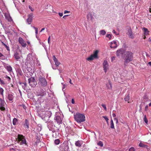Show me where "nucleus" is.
Listing matches in <instances>:
<instances>
[{"instance_id":"obj_1","label":"nucleus","mask_w":151,"mask_h":151,"mask_svg":"<svg viewBox=\"0 0 151 151\" xmlns=\"http://www.w3.org/2000/svg\"><path fill=\"white\" fill-rule=\"evenodd\" d=\"M75 120L78 123L83 122L85 120V116L83 114L77 113L74 115Z\"/></svg>"},{"instance_id":"obj_15","label":"nucleus","mask_w":151,"mask_h":151,"mask_svg":"<svg viewBox=\"0 0 151 151\" xmlns=\"http://www.w3.org/2000/svg\"><path fill=\"white\" fill-rule=\"evenodd\" d=\"M124 51L122 49H120L117 51L116 55L117 56H119L124 53Z\"/></svg>"},{"instance_id":"obj_47","label":"nucleus","mask_w":151,"mask_h":151,"mask_svg":"<svg viewBox=\"0 0 151 151\" xmlns=\"http://www.w3.org/2000/svg\"><path fill=\"white\" fill-rule=\"evenodd\" d=\"M5 47L6 48L7 50H9V48L8 46L6 45L5 46Z\"/></svg>"},{"instance_id":"obj_43","label":"nucleus","mask_w":151,"mask_h":151,"mask_svg":"<svg viewBox=\"0 0 151 151\" xmlns=\"http://www.w3.org/2000/svg\"><path fill=\"white\" fill-rule=\"evenodd\" d=\"M50 36H49L48 39V42L49 44L50 43Z\"/></svg>"},{"instance_id":"obj_58","label":"nucleus","mask_w":151,"mask_h":151,"mask_svg":"<svg viewBox=\"0 0 151 151\" xmlns=\"http://www.w3.org/2000/svg\"><path fill=\"white\" fill-rule=\"evenodd\" d=\"M68 15H65L63 17V18H64V19H65V17H66V16H68Z\"/></svg>"},{"instance_id":"obj_18","label":"nucleus","mask_w":151,"mask_h":151,"mask_svg":"<svg viewBox=\"0 0 151 151\" xmlns=\"http://www.w3.org/2000/svg\"><path fill=\"white\" fill-rule=\"evenodd\" d=\"M0 100L1 101V103L0 104V105L1 106V107L0 108V109L1 111H4L5 109V108L4 107L2 106L3 104L4 103V101L3 100L1 99H0Z\"/></svg>"},{"instance_id":"obj_56","label":"nucleus","mask_w":151,"mask_h":151,"mask_svg":"<svg viewBox=\"0 0 151 151\" xmlns=\"http://www.w3.org/2000/svg\"><path fill=\"white\" fill-rule=\"evenodd\" d=\"M45 28H42L41 29V30L40 31V32H41L42 31H43L44 30H45Z\"/></svg>"},{"instance_id":"obj_4","label":"nucleus","mask_w":151,"mask_h":151,"mask_svg":"<svg viewBox=\"0 0 151 151\" xmlns=\"http://www.w3.org/2000/svg\"><path fill=\"white\" fill-rule=\"evenodd\" d=\"M99 51L96 50L93 52V54L91 55L86 60L88 61L93 60L94 59H98L99 57L98 54Z\"/></svg>"},{"instance_id":"obj_29","label":"nucleus","mask_w":151,"mask_h":151,"mask_svg":"<svg viewBox=\"0 0 151 151\" xmlns=\"http://www.w3.org/2000/svg\"><path fill=\"white\" fill-rule=\"evenodd\" d=\"M4 90L0 86V94L3 96L4 95Z\"/></svg>"},{"instance_id":"obj_11","label":"nucleus","mask_w":151,"mask_h":151,"mask_svg":"<svg viewBox=\"0 0 151 151\" xmlns=\"http://www.w3.org/2000/svg\"><path fill=\"white\" fill-rule=\"evenodd\" d=\"M18 41L21 46L23 47H25L26 46V43L24 40L21 37H19Z\"/></svg>"},{"instance_id":"obj_30","label":"nucleus","mask_w":151,"mask_h":151,"mask_svg":"<svg viewBox=\"0 0 151 151\" xmlns=\"http://www.w3.org/2000/svg\"><path fill=\"white\" fill-rule=\"evenodd\" d=\"M56 145H58L60 143V140L59 139H55L54 141Z\"/></svg>"},{"instance_id":"obj_10","label":"nucleus","mask_w":151,"mask_h":151,"mask_svg":"<svg viewBox=\"0 0 151 151\" xmlns=\"http://www.w3.org/2000/svg\"><path fill=\"white\" fill-rule=\"evenodd\" d=\"M104 70L106 73L108 69L109 65L106 60H105L103 63Z\"/></svg>"},{"instance_id":"obj_55","label":"nucleus","mask_w":151,"mask_h":151,"mask_svg":"<svg viewBox=\"0 0 151 151\" xmlns=\"http://www.w3.org/2000/svg\"><path fill=\"white\" fill-rule=\"evenodd\" d=\"M69 82L71 84H72L73 83H72L71 82V80L70 79V81H69Z\"/></svg>"},{"instance_id":"obj_24","label":"nucleus","mask_w":151,"mask_h":151,"mask_svg":"<svg viewBox=\"0 0 151 151\" xmlns=\"http://www.w3.org/2000/svg\"><path fill=\"white\" fill-rule=\"evenodd\" d=\"M0 84L1 85H7V83L6 82V81H4L3 80H2L1 78H0Z\"/></svg>"},{"instance_id":"obj_8","label":"nucleus","mask_w":151,"mask_h":151,"mask_svg":"<svg viewBox=\"0 0 151 151\" xmlns=\"http://www.w3.org/2000/svg\"><path fill=\"white\" fill-rule=\"evenodd\" d=\"M46 93L45 91L43 89H41L37 93V96H40L42 97L46 95Z\"/></svg>"},{"instance_id":"obj_3","label":"nucleus","mask_w":151,"mask_h":151,"mask_svg":"<svg viewBox=\"0 0 151 151\" xmlns=\"http://www.w3.org/2000/svg\"><path fill=\"white\" fill-rule=\"evenodd\" d=\"M17 142L20 145L25 144L27 145L26 140L24 136L22 135L19 134L17 136V138L16 139Z\"/></svg>"},{"instance_id":"obj_21","label":"nucleus","mask_w":151,"mask_h":151,"mask_svg":"<svg viewBox=\"0 0 151 151\" xmlns=\"http://www.w3.org/2000/svg\"><path fill=\"white\" fill-rule=\"evenodd\" d=\"M143 29L144 31V34L146 35H147L149 34V32L147 29L145 27H143Z\"/></svg>"},{"instance_id":"obj_31","label":"nucleus","mask_w":151,"mask_h":151,"mask_svg":"<svg viewBox=\"0 0 151 151\" xmlns=\"http://www.w3.org/2000/svg\"><path fill=\"white\" fill-rule=\"evenodd\" d=\"M106 33V32L104 30H101L100 31V34L102 35H105Z\"/></svg>"},{"instance_id":"obj_23","label":"nucleus","mask_w":151,"mask_h":151,"mask_svg":"<svg viewBox=\"0 0 151 151\" xmlns=\"http://www.w3.org/2000/svg\"><path fill=\"white\" fill-rule=\"evenodd\" d=\"M25 122L24 124V127L25 128H29V122L27 119H25Z\"/></svg>"},{"instance_id":"obj_57","label":"nucleus","mask_w":151,"mask_h":151,"mask_svg":"<svg viewBox=\"0 0 151 151\" xmlns=\"http://www.w3.org/2000/svg\"><path fill=\"white\" fill-rule=\"evenodd\" d=\"M12 150H15V149L14 148H10V150L11 151Z\"/></svg>"},{"instance_id":"obj_44","label":"nucleus","mask_w":151,"mask_h":151,"mask_svg":"<svg viewBox=\"0 0 151 151\" xmlns=\"http://www.w3.org/2000/svg\"><path fill=\"white\" fill-rule=\"evenodd\" d=\"M71 102L73 104H74L75 103V101L73 99H72Z\"/></svg>"},{"instance_id":"obj_52","label":"nucleus","mask_w":151,"mask_h":151,"mask_svg":"<svg viewBox=\"0 0 151 151\" xmlns=\"http://www.w3.org/2000/svg\"><path fill=\"white\" fill-rule=\"evenodd\" d=\"M116 116V114L115 113H113L112 114V116L113 117H115Z\"/></svg>"},{"instance_id":"obj_27","label":"nucleus","mask_w":151,"mask_h":151,"mask_svg":"<svg viewBox=\"0 0 151 151\" xmlns=\"http://www.w3.org/2000/svg\"><path fill=\"white\" fill-rule=\"evenodd\" d=\"M18 122V120L16 118H14L13 120V124L14 125H15L17 124Z\"/></svg>"},{"instance_id":"obj_5","label":"nucleus","mask_w":151,"mask_h":151,"mask_svg":"<svg viewBox=\"0 0 151 151\" xmlns=\"http://www.w3.org/2000/svg\"><path fill=\"white\" fill-rule=\"evenodd\" d=\"M39 84L41 86L45 87L47 85V83L45 78L40 76L39 77Z\"/></svg>"},{"instance_id":"obj_40","label":"nucleus","mask_w":151,"mask_h":151,"mask_svg":"<svg viewBox=\"0 0 151 151\" xmlns=\"http://www.w3.org/2000/svg\"><path fill=\"white\" fill-rule=\"evenodd\" d=\"M34 28L35 29V34H36V35H37L38 34V28H37V27H34Z\"/></svg>"},{"instance_id":"obj_17","label":"nucleus","mask_w":151,"mask_h":151,"mask_svg":"<svg viewBox=\"0 0 151 151\" xmlns=\"http://www.w3.org/2000/svg\"><path fill=\"white\" fill-rule=\"evenodd\" d=\"M55 120L57 123L59 124H60L62 122V120L60 116H56L55 118Z\"/></svg>"},{"instance_id":"obj_19","label":"nucleus","mask_w":151,"mask_h":151,"mask_svg":"<svg viewBox=\"0 0 151 151\" xmlns=\"http://www.w3.org/2000/svg\"><path fill=\"white\" fill-rule=\"evenodd\" d=\"M14 56V58L17 60H18L20 58V55L17 52H16L15 53Z\"/></svg>"},{"instance_id":"obj_39","label":"nucleus","mask_w":151,"mask_h":151,"mask_svg":"<svg viewBox=\"0 0 151 151\" xmlns=\"http://www.w3.org/2000/svg\"><path fill=\"white\" fill-rule=\"evenodd\" d=\"M101 105L104 108V109L106 111L107 109H106V105L103 104H101Z\"/></svg>"},{"instance_id":"obj_45","label":"nucleus","mask_w":151,"mask_h":151,"mask_svg":"<svg viewBox=\"0 0 151 151\" xmlns=\"http://www.w3.org/2000/svg\"><path fill=\"white\" fill-rule=\"evenodd\" d=\"M5 47L6 48L7 50H9V48L8 46L6 45L5 46Z\"/></svg>"},{"instance_id":"obj_20","label":"nucleus","mask_w":151,"mask_h":151,"mask_svg":"<svg viewBox=\"0 0 151 151\" xmlns=\"http://www.w3.org/2000/svg\"><path fill=\"white\" fill-rule=\"evenodd\" d=\"M127 35H129V37L132 38V35L131 29H130L128 30V32H127Z\"/></svg>"},{"instance_id":"obj_46","label":"nucleus","mask_w":151,"mask_h":151,"mask_svg":"<svg viewBox=\"0 0 151 151\" xmlns=\"http://www.w3.org/2000/svg\"><path fill=\"white\" fill-rule=\"evenodd\" d=\"M5 47L6 48L7 50H9V48L8 46L6 45L5 46Z\"/></svg>"},{"instance_id":"obj_49","label":"nucleus","mask_w":151,"mask_h":151,"mask_svg":"<svg viewBox=\"0 0 151 151\" xmlns=\"http://www.w3.org/2000/svg\"><path fill=\"white\" fill-rule=\"evenodd\" d=\"M59 15L60 17H62L63 16V13H59Z\"/></svg>"},{"instance_id":"obj_53","label":"nucleus","mask_w":151,"mask_h":151,"mask_svg":"<svg viewBox=\"0 0 151 151\" xmlns=\"http://www.w3.org/2000/svg\"><path fill=\"white\" fill-rule=\"evenodd\" d=\"M1 43L2 45L4 46H5L6 45L3 42H1Z\"/></svg>"},{"instance_id":"obj_22","label":"nucleus","mask_w":151,"mask_h":151,"mask_svg":"<svg viewBox=\"0 0 151 151\" xmlns=\"http://www.w3.org/2000/svg\"><path fill=\"white\" fill-rule=\"evenodd\" d=\"M5 68L9 72H11L12 71V67L10 66H7Z\"/></svg>"},{"instance_id":"obj_33","label":"nucleus","mask_w":151,"mask_h":151,"mask_svg":"<svg viewBox=\"0 0 151 151\" xmlns=\"http://www.w3.org/2000/svg\"><path fill=\"white\" fill-rule=\"evenodd\" d=\"M139 146L142 147H145L147 146V145H145L142 142H140L139 143Z\"/></svg>"},{"instance_id":"obj_7","label":"nucleus","mask_w":151,"mask_h":151,"mask_svg":"<svg viewBox=\"0 0 151 151\" xmlns=\"http://www.w3.org/2000/svg\"><path fill=\"white\" fill-rule=\"evenodd\" d=\"M69 147L66 143H63L60 146V151H68Z\"/></svg>"},{"instance_id":"obj_60","label":"nucleus","mask_w":151,"mask_h":151,"mask_svg":"<svg viewBox=\"0 0 151 151\" xmlns=\"http://www.w3.org/2000/svg\"><path fill=\"white\" fill-rule=\"evenodd\" d=\"M108 151H114V150L112 149H109Z\"/></svg>"},{"instance_id":"obj_34","label":"nucleus","mask_w":151,"mask_h":151,"mask_svg":"<svg viewBox=\"0 0 151 151\" xmlns=\"http://www.w3.org/2000/svg\"><path fill=\"white\" fill-rule=\"evenodd\" d=\"M97 145L100 147H102L103 145V144L102 142L99 141L97 143Z\"/></svg>"},{"instance_id":"obj_41","label":"nucleus","mask_w":151,"mask_h":151,"mask_svg":"<svg viewBox=\"0 0 151 151\" xmlns=\"http://www.w3.org/2000/svg\"><path fill=\"white\" fill-rule=\"evenodd\" d=\"M29 8L32 11H33L34 10V9L31 6H29Z\"/></svg>"},{"instance_id":"obj_37","label":"nucleus","mask_w":151,"mask_h":151,"mask_svg":"<svg viewBox=\"0 0 151 151\" xmlns=\"http://www.w3.org/2000/svg\"><path fill=\"white\" fill-rule=\"evenodd\" d=\"M106 37H107L109 38V40H111V39L112 36L110 34H107L106 35Z\"/></svg>"},{"instance_id":"obj_36","label":"nucleus","mask_w":151,"mask_h":151,"mask_svg":"<svg viewBox=\"0 0 151 151\" xmlns=\"http://www.w3.org/2000/svg\"><path fill=\"white\" fill-rule=\"evenodd\" d=\"M102 117L104 119L106 120L107 123L108 124V120L109 119L108 117L106 116H103Z\"/></svg>"},{"instance_id":"obj_62","label":"nucleus","mask_w":151,"mask_h":151,"mask_svg":"<svg viewBox=\"0 0 151 151\" xmlns=\"http://www.w3.org/2000/svg\"><path fill=\"white\" fill-rule=\"evenodd\" d=\"M113 32H114V33H116V32L115 30H114L113 31Z\"/></svg>"},{"instance_id":"obj_63","label":"nucleus","mask_w":151,"mask_h":151,"mask_svg":"<svg viewBox=\"0 0 151 151\" xmlns=\"http://www.w3.org/2000/svg\"><path fill=\"white\" fill-rule=\"evenodd\" d=\"M2 55V54L1 52H0V57Z\"/></svg>"},{"instance_id":"obj_59","label":"nucleus","mask_w":151,"mask_h":151,"mask_svg":"<svg viewBox=\"0 0 151 151\" xmlns=\"http://www.w3.org/2000/svg\"><path fill=\"white\" fill-rule=\"evenodd\" d=\"M114 119L115 120H116V123H117L118 122V119H117V118H115Z\"/></svg>"},{"instance_id":"obj_25","label":"nucleus","mask_w":151,"mask_h":151,"mask_svg":"<svg viewBox=\"0 0 151 151\" xmlns=\"http://www.w3.org/2000/svg\"><path fill=\"white\" fill-rule=\"evenodd\" d=\"M8 98L9 101H12L13 99V96L12 94H9L8 96Z\"/></svg>"},{"instance_id":"obj_48","label":"nucleus","mask_w":151,"mask_h":151,"mask_svg":"<svg viewBox=\"0 0 151 151\" xmlns=\"http://www.w3.org/2000/svg\"><path fill=\"white\" fill-rule=\"evenodd\" d=\"M5 47L6 48L7 50H9V48L8 46L6 45L5 46Z\"/></svg>"},{"instance_id":"obj_12","label":"nucleus","mask_w":151,"mask_h":151,"mask_svg":"<svg viewBox=\"0 0 151 151\" xmlns=\"http://www.w3.org/2000/svg\"><path fill=\"white\" fill-rule=\"evenodd\" d=\"M110 47L111 48H115L117 47L116 42V41H113L110 43Z\"/></svg>"},{"instance_id":"obj_26","label":"nucleus","mask_w":151,"mask_h":151,"mask_svg":"<svg viewBox=\"0 0 151 151\" xmlns=\"http://www.w3.org/2000/svg\"><path fill=\"white\" fill-rule=\"evenodd\" d=\"M5 78L7 79V81H6V83H7V84L9 83L11 81L10 78L7 75H6L5 77Z\"/></svg>"},{"instance_id":"obj_42","label":"nucleus","mask_w":151,"mask_h":151,"mask_svg":"<svg viewBox=\"0 0 151 151\" xmlns=\"http://www.w3.org/2000/svg\"><path fill=\"white\" fill-rule=\"evenodd\" d=\"M115 60V57L113 56L111 58V61L113 62L114 60Z\"/></svg>"},{"instance_id":"obj_16","label":"nucleus","mask_w":151,"mask_h":151,"mask_svg":"<svg viewBox=\"0 0 151 151\" xmlns=\"http://www.w3.org/2000/svg\"><path fill=\"white\" fill-rule=\"evenodd\" d=\"M83 142L81 140H78L76 142L75 144L76 146L80 147L82 145Z\"/></svg>"},{"instance_id":"obj_2","label":"nucleus","mask_w":151,"mask_h":151,"mask_svg":"<svg viewBox=\"0 0 151 151\" xmlns=\"http://www.w3.org/2000/svg\"><path fill=\"white\" fill-rule=\"evenodd\" d=\"M125 57L124 58V64H126L133 60V53L130 51H127L125 54Z\"/></svg>"},{"instance_id":"obj_13","label":"nucleus","mask_w":151,"mask_h":151,"mask_svg":"<svg viewBox=\"0 0 151 151\" xmlns=\"http://www.w3.org/2000/svg\"><path fill=\"white\" fill-rule=\"evenodd\" d=\"M4 16L5 18L9 22H11L13 20L9 14L8 13H5L4 14Z\"/></svg>"},{"instance_id":"obj_51","label":"nucleus","mask_w":151,"mask_h":151,"mask_svg":"<svg viewBox=\"0 0 151 151\" xmlns=\"http://www.w3.org/2000/svg\"><path fill=\"white\" fill-rule=\"evenodd\" d=\"M70 12L69 11H66V10H65L64 11V14H66L67 13H69Z\"/></svg>"},{"instance_id":"obj_32","label":"nucleus","mask_w":151,"mask_h":151,"mask_svg":"<svg viewBox=\"0 0 151 151\" xmlns=\"http://www.w3.org/2000/svg\"><path fill=\"white\" fill-rule=\"evenodd\" d=\"M129 99V96L128 95L126 96L124 98V100L125 101H128Z\"/></svg>"},{"instance_id":"obj_35","label":"nucleus","mask_w":151,"mask_h":151,"mask_svg":"<svg viewBox=\"0 0 151 151\" xmlns=\"http://www.w3.org/2000/svg\"><path fill=\"white\" fill-rule=\"evenodd\" d=\"M144 121L147 124L148 122V121L147 119L146 116L145 115L144 116Z\"/></svg>"},{"instance_id":"obj_54","label":"nucleus","mask_w":151,"mask_h":151,"mask_svg":"<svg viewBox=\"0 0 151 151\" xmlns=\"http://www.w3.org/2000/svg\"><path fill=\"white\" fill-rule=\"evenodd\" d=\"M148 107V106L147 105V106H146L145 107V110H147V109Z\"/></svg>"},{"instance_id":"obj_9","label":"nucleus","mask_w":151,"mask_h":151,"mask_svg":"<svg viewBox=\"0 0 151 151\" xmlns=\"http://www.w3.org/2000/svg\"><path fill=\"white\" fill-rule=\"evenodd\" d=\"M34 17L33 15V13H31L28 15L27 16V22L28 23L30 24H31V22H32L33 18Z\"/></svg>"},{"instance_id":"obj_64","label":"nucleus","mask_w":151,"mask_h":151,"mask_svg":"<svg viewBox=\"0 0 151 151\" xmlns=\"http://www.w3.org/2000/svg\"><path fill=\"white\" fill-rule=\"evenodd\" d=\"M149 106H151V102H150L149 104Z\"/></svg>"},{"instance_id":"obj_14","label":"nucleus","mask_w":151,"mask_h":151,"mask_svg":"<svg viewBox=\"0 0 151 151\" xmlns=\"http://www.w3.org/2000/svg\"><path fill=\"white\" fill-rule=\"evenodd\" d=\"M52 59L54 62L55 63V65L58 67L60 64V63L58 61V59L56 58L55 55L52 56Z\"/></svg>"},{"instance_id":"obj_50","label":"nucleus","mask_w":151,"mask_h":151,"mask_svg":"<svg viewBox=\"0 0 151 151\" xmlns=\"http://www.w3.org/2000/svg\"><path fill=\"white\" fill-rule=\"evenodd\" d=\"M89 16H91L92 17V16L91 14H89L87 15V17L88 18H89Z\"/></svg>"},{"instance_id":"obj_28","label":"nucleus","mask_w":151,"mask_h":151,"mask_svg":"<svg viewBox=\"0 0 151 151\" xmlns=\"http://www.w3.org/2000/svg\"><path fill=\"white\" fill-rule=\"evenodd\" d=\"M111 129H114V124L113 123V121L112 119H111Z\"/></svg>"},{"instance_id":"obj_61","label":"nucleus","mask_w":151,"mask_h":151,"mask_svg":"<svg viewBox=\"0 0 151 151\" xmlns=\"http://www.w3.org/2000/svg\"><path fill=\"white\" fill-rule=\"evenodd\" d=\"M148 64L150 65H151V62H150L148 63Z\"/></svg>"},{"instance_id":"obj_6","label":"nucleus","mask_w":151,"mask_h":151,"mask_svg":"<svg viewBox=\"0 0 151 151\" xmlns=\"http://www.w3.org/2000/svg\"><path fill=\"white\" fill-rule=\"evenodd\" d=\"M28 81L30 86L32 87H35L37 84V82L33 77L29 78Z\"/></svg>"},{"instance_id":"obj_38","label":"nucleus","mask_w":151,"mask_h":151,"mask_svg":"<svg viewBox=\"0 0 151 151\" xmlns=\"http://www.w3.org/2000/svg\"><path fill=\"white\" fill-rule=\"evenodd\" d=\"M6 58V57L3 54L1 55V56L0 57V59L1 60H5Z\"/></svg>"}]
</instances>
